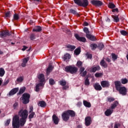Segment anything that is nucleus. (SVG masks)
<instances>
[{
	"instance_id": "obj_28",
	"label": "nucleus",
	"mask_w": 128,
	"mask_h": 128,
	"mask_svg": "<svg viewBox=\"0 0 128 128\" xmlns=\"http://www.w3.org/2000/svg\"><path fill=\"white\" fill-rule=\"evenodd\" d=\"M70 12L71 14H75L76 16H80V14H78V13L75 10L70 9Z\"/></svg>"
},
{
	"instance_id": "obj_57",
	"label": "nucleus",
	"mask_w": 128,
	"mask_h": 128,
	"mask_svg": "<svg viewBox=\"0 0 128 128\" xmlns=\"http://www.w3.org/2000/svg\"><path fill=\"white\" fill-rule=\"evenodd\" d=\"M80 74H82V73L84 70V68H83V67H81L80 68Z\"/></svg>"
},
{
	"instance_id": "obj_41",
	"label": "nucleus",
	"mask_w": 128,
	"mask_h": 128,
	"mask_svg": "<svg viewBox=\"0 0 128 128\" xmlns=\"http://www.w3.org/2000/svg\"><path fill=\"white\" fill-rule=\"evenodd\" d=\"M84 84L87 86H90V80L88 78H86L84 80Z\"/></svg>"
},
{
	"instance_id": "obj_29",
	"label": "nucleus",
	"mask_w": 128,
	"mask_h": 128,
	"mask_svg": "<svg viewBox=\"0 0 128 128\" xmlns=\"http://www.w3.org/2000/svg\"><path fill=\"white\" fill-rule=\"evenodd\" d=\"M74 54L76 56H78V54H80V48H76V50H75L74 52Z\"/></svg>"
},
{
	"instance_id": "obj_55",
	"label": "nucleus",
	"mask_w": 128,
	"mask_h": 128,
	"mask_svg": "<svg viewBox=\"0 0 128 128\" xmlns=\"http://www.w3.org/2000/svg\"><path fill=\"white\" fill-rule=\"evenodd\" d=\"M36 38V36L34 34H32L30 36V40H34Z\"/></svg>"
},
{
	"instance_id": "obj_25",
	"label": "nucleus",
	"mask_w": 128,
	"mask_h": 128,
	"mask_svg": "<svg viewBox=\"0 0 128 128\" xmlns=\"http://www.w3.org/2000/svg\"><path fill=\"white\" fill-rule=\"evenodd\" d=\"M38 105L39 106H41V108H44L45 106H46V104L44 101H40L38 102Z\"/></svg>"
},
{
	"instance_id": "obj_39",
	"label": "nucleus",
	"mask_w": 128,
	"mask_h": 128,
	"mask_svg": "<svg viewBox=\"0 0 128 128\" xmlns=\"http://www.w3.org/2000/svg\"><path fill=\"white\" fill-rule=\"evenodd\" d=\"M114 98L112 97L107 98V102H114Z\"/></svg>"
},
{
	"instance_id": "obj_38",
	"label": "nucleus",
	"mask_w": 128,
	"mask_h": 128,
	"mask_svg": "<svg viewBox=\"0 0 128 128\" xmlns=\"http://www.w3.org/2000/svg\"><path fill=\"white\" fill-rule=\"evenodd\" d=\"M70 55L68 54H66L64 56V60H70Z\"/></svg>"
},
{
	"instance_id": "obj_46",
	"label": "nucleus",
	"mask_w": 128,
	"mask_h": 128,
	"mask_svg": "<svg viewBox=\"0 0 128 128\" xmlns=\"http://www.w3.org/2000/svg\"><path fill=\"white\" fill-rule=\"evenodd\" d=\"M18 103L16 102L13 105V108L14 110H18Z\"/></svg>"
},
{
	"instance_id": "obj_22",
	"label": "nucleus",
	"mask_w": 128,
	"mask_h": 128,
	"mask_svg": "<svg viewBox=\"0 0 128 128\" xmlns=\"http://www.w3.org/2000/svg\"><path fill=\"white\" fill-rule=\"evenodd\" d=\"M67 48H68V50H70V52H72L74 50L76 49V46H72L70 44H68L66 46Z\"/></svg>"
},
{
	"instance_id": "obj_9",
	"label": "nucleus",
	"mask_w": 128,
	"mask_h": 128,
	"mask_svg": "<svg viewBox=\"0 0 128 128\" xmlns=\"http://www.w3.org/2000/svg\"><path fill=\"white\" fill-rule=\"evenodd\" d=\"M8 36H10V34L8 32V30H5L1 32L0 34V38H6Z\"/></svg>"
},
{
	"instance_id": "obj_59",
	"label": "nucleus",
	"mask_w": 128,
	"mask_h": 128,
	"mask_svg": "<svg viewBox=\"0 0 128 128\" xmlns=\"http://www.w3.org/2000/svg\"><path fill=\"white\" fill-rule=\"evenodd\" d=\"M112 12H118V8L113 9L112 10Z\"/></svg>"
},
{
	"instance_id": "obj_18",
	"label": "nucleus",
	"mask_w": 128,
	"mask_h": 128,
	"mask_svg": "<svg viewBox=\"0 0 128 128\" xmlns=\"http://www.w3.org/2000/svg\"><path fill=\"white\" fill-rule=\"evenodd\" d=\"M86 37L87 38H88V40H92V41H94V40H96V37L92 35L91 34H86Z\"/></svg>"
},
{
	"instance_id": "obj_5",
	"label": "nucleus",
	"mask_w": 128,
	"mask_h": 128,
	"mask_svg": "<svg viewBox=\"0 0 128 128\" xmlns=\"http://www.w3.org/2000/svg\"><path fill=\"white\" fill-rule=\"evenodd\" d=\"M65 71L70 74H76L78 72V68L75 66H70L65 68Z\"/></svg>"
},
{
	"instance_id": "obj_42",
	"label": "nucleus",
	"mask_w": 128,
	"mask_h": 128,
	"mask_svg": "<svg viewBox=\"0 0 128 128\" xmlns=\"http://www.w3.org/2000/svg\"><path fill=\"white\" fill-rule=\"evenodd\" d=\"M84 31L86 32V34H90V31L88 30V28L85 27L84 28Z\"/></svg>"
},
{
	"instance_id": "obj_21",
	"label": "nucleus",
	"mask_w": 128,
	"mask_h": 128,
	"mask_svg": "<svg viewBox=\"0 0 128 128\" xmlns=\"http://www.w3.org/2000/svg\"><path fill=\"white\" fill-rule=\"evenodd\" d=\"M100 64L104 68H108V64L106 62V61H104V58H103V60H101Z\"/></svg>"
},
{
	"instance_id": "obj_14",
	"label": "nucleus",
	"mask_w": 128,
	"mask_h": 128,
	"mask_svg": "<svg viewBox=\"0 0 128 128\" xmlns=\"http://www.w3.org/2000/svg\"><path fill=\"white\" fill-rule=\"evenodd\" d=\"M94 88L96 90H102V88L100 84L98 83H95L94 84Z\"/></svg>"
},
{
	"instance_id": "obj_58",
	"label": "nucleus",
	"mask_w": 128,
	"mask_h": 128,
	"mask_svg": "<svg viewBox=\"0 0 128 128\" xmlns=\"http://www.w3.org/2000/svg\"><path fill=\"white\" fill-rule=\"evenodd\" d=\"M32 110H34V107H32V106H30V111L29 112H32Z\"/></svg>"
},
{
	"instance_id": "obj_30",
	"label": "nucleus",
	"mask_w": 128,
	"mask_h": 128,
	"mask_svg": "<svg viewBox=\"0 0 128 128\" xmlns=\"http://www.w3.org/2000/svg\"><path fill=\"white\" fill-rule=\"evenodd\" d=\"M26 90V87H22L20 88V90L19 91V94H24V91Z\"/></svg>"
},
{
	"instance_id": "obj_32",
	"label": "nucleus",
	"mask_w": 128,
	"mask_h": 128,
	"mask_svg": "<svg viewBox=\"0 0 128 128\" xmlns=\"http://www.w3.org/2000/svg\"><path fill=\"white\" fill-rule=\"evenodd\" d=\"M18 82H22L24 81V76H20L16 79Z\"/></svg>"
},
{
	"instance_id": "obj_23",
	"label": "nucleus",
	"mask_w": 128,
	"mask_h": 128,
	"mask_svg": "<svg viewBox=\"0 0 128 128\" xmlns=\"http://www.w3.org/2000/svg\"><path fill=\"white\" fill-rule=\"evenodd\" d=\"M83 104L84 106H86V108H90V106H92V104H90V102H88V101L86 100H84L83 101Z\"/></svg>"
},
{
	"instance_id": "obj_12",
	"label": "nucleus",
	"mask_w": 128,
	"mask_h": 128,
	"mask_svg": "<svg viewBox=\"0 0 128 128\" xmlns=\"http://www.w3.org/2000/svg\"><path fill=\"white\" fill-rule=\"evenodd\" d=\"M44 83H39L37 84H36V88H35V90L36 92H40L42 88V86H44Z\"/></svg>"
},
{
	"instance_id": "obj_35",
	"label": "nucleus",
	"mask_w": 128,
	"mask_h": 128,
	"mask_svg": "<svg viewBox=\"0 0 128 128\" xmlns=\"http://www.w3.org/2000/svg\"><path fill=\"white\" fill-rule=\"evenodd\" d=\"M90 46L92 50H94V49L96 48L98 46L96 45V44H91Z\"/></svg>"
},
{
	"instance_id": "obj_63",
	"label": "nucleus",
	"mask_w": 128,
	"mask_h": 128,
	"mask_svg": "<svg viewBox=\"0 0 128 128\" xmlns=\"http://www.w3.org/2000/svg\"><path fill=\"white\" fill-rule=\"evenodd\" d=\"M26 48H28V47L24 46L23 48H22V50L24 51V50H26Z\"/></svg>"
},
{
	"instance_id": "obj_26",
	"label": "nucleus",
	"mask_w": 128,
	"mask_h": 128,
	"mask_svg": "<svg viewBox=\"0 0 128 128\" xmlns=\"http://www.w3.org/2000/svg\"><path fill=\"white\" fill-rule=\"evenodd\" d=\"M33 32H42V27L40 26H37L35 28L33 29Z\"/></svg>"
},
{
	"instance_id": "obj_51",
	"label": "nucleus",
	"mask_w": 128,
	"mask_h": 128,
	"mask_svg": "<svg viewBox=\"0 0 128 128\" xmlns=\"http://www.w3.org/2000/svg\"><path fill=\"white\" fill-rule=\"evenodd\" d=\"M120 124L118 123H116L114 126V128H120Z\"/></svg>"
},
{
	"instance_id": "obj_2",
	"label": "nucleus",
	"mask_w": 128,
	"mask_h": 128,
	"mask_svg": "<svg viewBox=\"0 0 128 128\" xmlns=\"http://www.w3.org/2000/svg\"><path fill=\"white\" fill-rule=\"evenodd\" d=\"M115 88L122 96H126L128 92V90L125 86H122V82L120 81H116L114 82Z\"/></svg>"
},
{
	"instance_id": "obj_44",
	"label": "nucleus",
	"mask_w": 128,
	"mask_h": 128,
	"mask_svg": "<svg viewBox=\"0 0 128 128\" xmlns=\"http://www.w3.org/2000/svg\"><path fill=\"white\" fill-rule=\"evenodd\" d=\"M60 86H66V80H62L60 82Z\"/></svg>"
},
{
	"instance_id": "obj_53",
	"label": "nucleus",
	"mask_w": 128,
	"mask_h": 128,
	"mask_svg": "<svg viewBox=\"0 0 128 128\" xmlns=\"http://www.w3.org/2000/svg\"><path fill=\"white\" fill-rule=\"evenodd\" d=\"M10 119H8L5 124L6 126H8L10 124Z\"/></svg>"
},
{
	"instance_id": "obj_60",
	"label": "nucleus",
	"mask_w": 128,
	"mask_h": 128,
	"mask_svg": "<svg viewBox=\"0 0 128 128\" xmlns=\"http://www.w3.org/2000/svg\"><path fill=\"white\" fill-rule=\"evenodd\" d=\"M9 80H6V81H5L4 82V86H6V84H8V82H9Z\"/></svg>"
},
{
	"instance_id": "obj_7",
	"label": "nucleus",
	"mask_w": 128,
	"mask_h": 128,
	"mask_svg": "<svg viewBox=\"0 0 128 128\" xmlns=\"http://www.w3.org/2000/svg\"><path fill=\"white\" fill-rule=\"evenodd\" d=\"M18 88H14L8 94V96H14V94H16V93L18 92Z\"/></svg>"
},
{
	"instance_id": "obj_50",
	"label": "nucleus",
	"mask_w": 128,
	"mask_h": 128,
	"mask_svg": "<svg viewBox=\"0 0 128 128\" xmlns=\"http://www.w3.org/2000/svg\"><path fill=\"white\" fill-rule=\"evenodd\" d=\"M50 84H51V86H52L54 84V80L53 79H50L49 80Z\"/></svg>"
},
{
	"instance_id": "obj_37",
	"label": "nucleus",
	"mask_w": 128,
	"mask_h": 128,
	"mask_svg": "<svg viewBox=\"0 0 128 128\" xmlns=\"http://www.w3.org/2000/svg\"><path fill=\"white\" fill-rule=\"evenodd\" d=\"M104 48V44H102V43H100L98 44V48L100 50H102Z\"/></svg>"
},
{
	"instance_id": "obj_49",
	"label": "nucleus",
	"mask_w": 128,
	"mask_h": 128,
	"mask_svg": "<svg viewBox=\"0 0 128 128\" xmlns=\"http://www.w3.org/2000/svg\"><path fill=\"white\" fill-rule=\"evenodd\" d=\"M6 18H10V12H8L5 14Z\"/></svg>"
},
{
	"instance_id": "obj_47",
	"label": "nucleus",
	"mask_w": 128,
	"mask_h": 128,
	"mask_svg": "<svg viewBox=\"0 0 128 128\" xmlns=\"http://www.w3.org/2000/svg\"><path fill=\"white\" fill-rule=\"evenodd\" d=\"M20 18V16H18V14H15L14 15V19L15 20H18Z\"/></svg>"
},
{
	"instance_id": "obj_6",
	"label": "nucleus",
	"mask_w": 128,
	"mask_h": 128,
	"mask_svg": "<svg viewBox=\"0 0 128 128\" xmlns=\"http://www.w3.org/2000/svg\"><path fill=\"white\" fill-rule=\"evenodd\" d=\"M30 94L28 93H25L23 94L22 97V100H23V104H28L30 102Z\"/></svg>"
},
{
	"instance_id": "obj_54",
	"label": "nucleus",
	"mask_w": 128,
	"mask_h": 128,
	"mask_svg": "<svg viewBox=\"0 0 128 128\" xmlns=\"http://www.w3.org/2000/svg\"><path fill=\"white\" fill-rule=\"evenodd\" d=\"M86 56L88 58H92V54H86Z\"/></svg>"
},
{
	"instance_id": "obj_31",
	"label": "nucleus",
	"mask_w": 128,
	"mask_h": 128,
	"mask_svg": "<svg viewBox=\"0 0 128 128\" xmlns=\"http://www.w3.org/2000/svg\"><path fill=\"white\" fill-rule=\"evenodd\" d=\"M4 69L0 68V76H4Z\"/></svg>"
},
{
	"instance_id": "obj_56",
	"label": "nucleus",
	"mask_w": 128,
	"mask_h": 128,
	"mask_svg": "<svg viewBox=\"0 0 128 128\" xmlns=\"http://www.w3.org/2000/svg\"><path fill=\"white\" fill-rule=\"evenodd\" d=\"M86 76V71L82 72V76Z\"/></svg>"
},
{
	"instance_id": "obj_64",
	"label": "nucleus",
	"mask_w": 128,
	"mask_h": 128,
	"mask_svg": "<svg viewBox=\"0 0 128 128\" xmlns=\"http://www.w3.org/2000/svg\"><path fill=\"white\" fill-rule=\"evenodd\" d=\"M106 62H110V58H106Z\"/></svg>"
},
{
	"instance_id": "obj_8",
	"label": "nucleus",
	"mask_w": 128,
	"mask_h": 128,
	"mask_svg": "<svg viewBox=\"0 0 128 128\" xmlns=\"http://www.w3.org/2000/svg\"><path fill=\"white\" fill-rule=\"evenodd\" d=\"M74 36L78 40H79V42H86V38L84 37H80V35L78 34H75Z\"/></svg>"
},
{
	"instance_id": "obj_34",
	"label": "nucleus",
	"mask_w": 128,
	"mask_h": 128,
	"mask_svg": "<svg viewBox=\"0 0 128 128\" xmlns=\"http://www.w3.org/2000/svg\"><path fill=\"white\" fill-rule=\"evenodd\" d=\"M74 2L76 4H78V6H81V4H82V0H74Z\"/></svg>"
},
{
	"instance_id": "obj_20",
	"label": "nucleus",
	"mask_w": 128,
	"mask_h": 128,
	"mask_svg": "<svg viewBox=\"0 0 128 128\" xmlns=\"http://www.w3.org/2000/svg\"><path fill=\"white\" fill-rule=\"evenodd\" d=\"M38 78L40 80V82L42 84L44 82V75L43 74H39L38 76Z\"/></svg>"
},
{
	"instance_id": "obj_24",
	"label": "nucleus",
	"mask_w": 128,
	"mask_h": 128,
	"mask_svg": "<svg viewBox=\"0 0 128 128\" xmlns=\"http://www.w3.org/2000/svg\"><path fill=\"white\" fill-rule=\"evenodd\" d=\"M53 69L54 67H52V65L49 66L46 70V74H50V73L52 72V70Z\"/></svg>"
},
{
	"instance_id": "obj_36",
	"label": "nucleus",
	"mask_w": 128,
	"mask_h": 128,
	"mask_svg": "<svg viewBox=\"0 0 128 128\" xmlns=\"http://www.w3.org/2000/svg\"><path fill=\"white\" fill-rule=\"evenodd\" d=\"M112 60L114 62L116 60H118V56L114 54H112Z\"/></svg>"
},
{
	"instance_id": "obj_4",
	"label": "nucleus",
	"mask_w": 128,
	"mask_h": 128,
	"mask_svg": "<svg viewBox=\"0 0 128 128\" xmlns=\"http://www.w3.org/2000/svg\"><path fill=\"white\" fill-rule=\"evenodd\" d=\"M118 102L115 101L112 104H111V106H110V108L108 109L104 112L105 115L106 116H108L114 112V110L118 106Z\"/></svg>"
},
{
	"instance_id": "obj_33",
	"label": "nucleus",
	"mask_w": 128,
	"mask_h": 128,
	"mask_svg": "<svg viewBox=\"0 0 128 128\" xmlns=\"http://www.w3.org/2000/svg\"><path fill=\"white\" fill-rule=\"evenodd\" d=\"M121 82L122 84H128V80L126 78H122L121 80Z\"/></svg>"
},
{
	"instance_id": "obj_40",
	"label": "nucleus",
	"mask_w": 128,
	"mask_h": 128,
	"mask_svg": "<svg viewBox=\"0 0 128 128\" xmlns=\"http://www.w3.org/2000/svg\"><path fill=\"white\" fill-rule=\"evenodd\" d=\"M108 6L110 8H116V5L112 3H109Z\"/></svg>"
},
{
	"instance_id": "obj_19",
	"label": "nucleus",
	"mask_w": 128,
	"mask_h": 128,
	"mask_svg": "<svg viewBox=\"0 0 128 128\" xmlns=\"http://www.w3.org/2000/svg\"><path fill=\"white\" fill-rule=\"evenodd\" d=\"M28 60H29L28 58H24L23 62L21 64L22 66V68H24L26 66V63L28 62Z\"/></svg>"
},
{
	"instance_id": "obj_13",
	"label": "nucleus",
	"mask_w": 128,
	"mask_h": 128,
	"mask_svg": "<svg viewBox=\"0 0 128 128\" xmlns=\"http://www.w3.org/2000/svg\"><path fill=\"white\" fill-rule=\"evenodd\" d=\"M100 84L102 88H108L110 86V82L106 80L102 81Z\"/></svg>"
},
{
	"instance_id": "obj_62",
	"label": "nucleus",
	"mask_w": 128,
	"mask_h": 128,
	"mask_svg": "<svg viewBox=\"0 0 128 128\" xmlns=\"http://www.w3.org/2000/svg\"><path fill=\"white\" fill-rule=\"evenodd\" d=\"M67 88H68V86H66L63 87V90H66Z\"/></svg>"
},
{
	"instance_id": "obj_10",
	"label": "nucleus",
	"mask_w": 128,
	"mask_h": 128,
	"mask_svg": "<svg viewBox=\"0 0 128 128\" xmlns=\"http://www.w3.org/2000/svg\"><path fill=\"white\" fill-rule=\"evenodd\" d=\"M91 4H94V6H100L102 5V2L101 1L96 0H92Z\"/></svg>"
},
{
	"instance_id": "obj_15",
	"label": "nucleus",
	"mask_w": 128,
	"mask_h": 128,
	"mask_svg": "<svg viewBox=\"0 0 128 128\" xmlns=\"http://www.w3.org/2000/svg\"><path fill=\"white\" fill-rule=\"evenodd\" d=\"M52 120L55 124H58V122H60V119L55 114L52 116Z\"/></svg>"
},
{
	"instance_id": "obj_11",
	"label": "nucleus",
	"mask_w": 128,
	"mask_h": 128,
	"mask_svg": "<svg viewBox=\"0 0 128 128\" xmlns=\"http://www.w3.org/2000/svg\"><path fill=\"white\" fill-rule=\"evenodd\" d=\"M92 124V118L90 116H87L85 118V124L86 126H90Z\"/></svg>"
},
{
	"instance_id": "obj_3",
	"label": "nucleus",
	"mask_w": 128,
	"mask_h": 128,
	"mask_svg": "<svg viewBox=\"0 0 128 128\" xmlns=\"http://www.w3.org/2000/svg\"><path fill=\"white\" fill-rule=\"evenodd\" d=\"M76 116V113L74 112L72 110H68L62 114V118L64 122H68L70 120V116Z\"/></svg>"
},
{
	"instance_id": "obj_16",
	"label": "nucleus",
	"mask_w": 128,
	"mask_h": 128,
	"mask_svg": "<svg viewBox=\"0 0 128 128\" xmlns=\"http://www.w3.org/2000/svg\"><path fill=\"white\" fill-rule=\"evenodd\" d=\"M100 70V66H94L92 68V69L90 70L91 72H96V70Z\"/></svg>"
},
{
	"instance_id": "obj_17",
	"label": "nucleus",
	"mask_w": 128,
	"mask_h": 128,
	"mask_svg": "<svg viewBox=\"0 0 128 128\" xmlns=\"http://www.w3.org/2000/svg\"><path fill=\"white\" fill-rule=\"evenodd\" d=\"M88 6V0H82L81 1V6H84V8H86V6Z\"/></svg>"
},
{
	"instance_id": "obj_48",
	"label": "nucleus",
	"mask_w": 128,
	"mask_h": 128,
	"mask_svg": "<svg viewBox=\"0 0 128 128\" xmlns=\"http://www.w3.org/2000/svg\"><path fill=\"white\" fill-rule=\"evenodd\" d=\"M102 76V73H96L95 74V76L96 78H100V76Z\"/></svg>"
},
{
	"instance_id": "obj_45",
	"label": "nucleus",
	"mask_w": 128,
	"mask_h": 128,
	"mask_svg": "<svg viewBox=\"0 0 128 128\" xmlns=\"http://www.w3.org/2000/svg\"><path fill=\"white\" fill-rule=\"evenodd\" d=\"M34 116H36L34 112H30V114L29 115V118H34Z\"/></svg>"
},
{
	"instance_id": "obj_61",
	"label": "nucleus",
	"mask_w": 128,
	"mask_h": 128,
	"mask_svg": "<svg viewBox=\"0 0 128 128\" xmlns=\"http://www.w3.org/2000/svg\"><path fill=\"white\" fill-rule=\"evenodd\" d=\"M84 26H88V23L87 22H84Z\"/></svg>"
},
{
	"instance_id": "obj_43",
	"label": "nucleus",
	"mask_w": 128,
	"mask_h": 128,
	"mask_svg": "<svg viewBox=\"0 0 128 128\" xmlns=\"http://www.w3.org/2000/svg\"><path fill=\"white\" fill-rule=\"evenodd\" d=\"M120 32L121 34H122V36H126V34H128V32H126V30H120Z\"/></svg>"
},
{
	"instance_id": "obj_1",
	"label": "nucleus",
	"mask_w": 128,
	"mask_h": 128,
	"mask_svg": "<svg viewBox=\"0 0 128 128\" xmlns=\"http://www.w3.org/2000/svg\"><path fill=\"white\" fill-rule=\"evenodd\" d=\"M28 112L26 110H20L18 115L21 118L20 119V117L18 115H16L13 117L12 122L13 128H19L20 126H24V124H26V118H28Z\"/></svg>"
},
{
	"instance_id": "obj_27",
	"label": "nucleus",
	"mask_w": 128,
	"mask_h": 128,
	"mask_svg": "<svg viewBox=\"0 0 128 128\" xmlns=\"http://www.w3.org/2000/svg\"><path fill=\"white\" fill-rule=\"evenodd\" d=\"M112 18L114 20L115 22H120V18L118 16H112Z\"/></svg>"
},
{
	"instance_id": "obj_52",
	"label": "nucleus",
	"mask_w": 128,
	"mask_h": 128,
	"mask_svg": "<svg viewBox=\"0 0 128 128\" xmlns=\"http://www.w3.org/2000/svg\"><path fill=\"white\" fill-rule=\"evenodd\" d=\"M76 64H77V66L80 67L82 66V62L80 61H78L77 62Z\"/></svg>"
}]
</instances>
